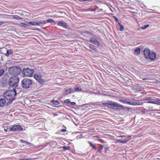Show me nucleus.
Returning <instances> with one entry per match:
<instances>
[{
  "mask_svg": "<svg viewBox=\"0 0 160 160\" xmlns=\"http://www.w3.org/2000/svg\"><path fill=\"white\" fill-rule=\"evenodd\" d=\"M16 90L8 91L3 93V96L7 100H9L11 102L14 99L15 93H17Z\"/></svg>",
  "mask_w": 160,
  "mask_h": 160,
  "instance_id": "f257e3e1",
  "label": "nucleus"
},
{
  "mask_svg": "<svg viewBox=\"0 0 160 160\" xmlns=\"http://www.w3.org/2000/svg\"><path fill=\"white\" fill-rule=\"evenodd\" d=\"M144 53L145 58L147 59H150L151 60H153L156 57V53L154 52H151L150 49L148 48L144 50Z\"/></svg>",
  "mask_w": 160,
  "mask_h": 160,
  "instance_id": "f03ea898",
  "label": "nucleus"
},
{
  "mask_svg": "<svg viewBox=\"0 0 160 160\" xmlns=\"http://www.w3.org/2000/svg\"><path fill=\"white\" fill-rule=\"evenodd\" d=\"M21 71V68L19 67H11L8 68L9 73L11 75L15 76L18 75Z\"/></svg>",
  "mask_w": 160,
  "mask_h": 160,
  "instance_id": "7ed1b4c3",
  "label": "nucleus"
},
{
  "mask_svg": "<svg viewBox=\"0 0 160 160\" xmlns=\"http://www.w3.org/2000/svg\"><path fill=\"white\" fill-rule=\"evenodd\" d=\"M32 85V80L28 78H24L21 82L22 87L25 89H28L30 88Z\"/></svg>",
  "mask_w": 160,
  "mask_h": 160,
  "instance_id": "20e7f679",
  "label": "nucleus"
},
{
  "mask_svg": "<svg viewBox=\"0 0 160 160\" xmlns=\"http://www.w3.org/2000/svg\"><path fill=\"white\" fill-rule=\"evenodd\" d=\"M19 78L17 77H12L10 78L8 81V83L10 86L16 87L18 86L19 82Z\"/></svg>",
  "mask_w": 160,
  "mask_h": 160,
  "instance_id": "39448f33",
  "label": "nucleus"
},
{
  "mask_svg": "<svg viewBox=\"0 0 160 160\" xmlns=\"http://www.w3.org/2000/svg\"><path fill=\"white\" fill-rule=\"evenodd\" d=\"M34 70L29 68H24L22 71V73L23 77H31L32 76Z\"/></svg>",
  "mask_w": 160,
  "mask_h": 160,
  "instance_id": "423d86ee",
  "label": "nucleus"
},
{
  "mask_svg": "<svg viewBox=\"0 0 160 160\" xmlns=\"http://www.w3.org/2000/svg\"><path fill=\"white\" fill-rule=\"evenodd\" d=\"M102 104L106 107H108L109 105L116 107H123L122 105L112 101H109L108 103H102Z\"/></svg>",
  "mask_w": 160,
  "mask_h": 160,
  "instance_id": "0eeeda50",
  "label": "nucleus"
},
{
  "mask_svg": "<svg viewBox=\"0 0 160 160\" xmlns=\"http://www.w3.org/2000/svg\"><path fill=\"white\" fill-rule=\"evenodd\" d=\"M34 78L39 83H43L45 82V79L43 78L41 74L39 73L35 74L34 76Z\"/></svg>",
  "mask_w": 160,
  "mask_h": 160,
  "instance_id": "6e6552de",
  "label": "nucleus"
},
{
  "mask_svg": "<svg viewBox=\"0 0 160 160\" xmlns=\"http://www.w3.org/2000/svg\"><path fill=\"white\" fill-rule=\"evenodd\" d=\"M12 132L20 131L22 130V128L20 125H13L9 128Z\"/></svg>",
  "mask_w": 160,
  "mask_h": 160,
  "instance_id": "1a4fd4ad",
  "label": "nucleus"
},
{
  "mask_svg": "<svg viewBox=\"0 0 160 160\" xmlns=\"http://www.w3.org/2000/svg\"><path fill=\"white\" fill-rule=\"evenodd\" d=\"M90 42L94 45H97L98 46H100V44L98 41L97 39L95 38L91 37L90 39Z\"/></svg>",
  "mask_w": 160,
  "mask_h": 160,
  "instance_id": "9d476101",
  "label": "nucleus"
},
{
  "mask_svg": "<svg viewBox=\"0 0 160 160\" xmlns=\"http://www.w3.org/2000/svg\"><path fill=\"white\" fill-rule=\"evenodd\" d=\"M58 25L59 26H61L65 28H67L68 26L67 23L62 21L59 22L58 23Z\"/></svg>",
  "mask_w": 160,
  "mask_h": 160,
  "instance_id": "9b49d317",
  "label": "nucleus"
},
{
  "mask_svg": "<svg viewBox=\"0 0 160 160\" xmlns=\"http://www.w3.org/2000/svg\"><path fill=\"white\" fill-rule=\"evenodd\" d=\"M42 22L40 21L38 22H28V23L33 25V26H40L42 24Z\"/></svg>",
  "mask_w": 160,
  "mask_h": 160,
  "instance_id": "f8f14e48",
  "label": "nucleus"
},
{
  "mask_svg": "<svg viewBox=\"0 0 160 160\" xmlns=\"http://www.w3.org/2000/svg\"><path fill=\"white\" fill-rule=\"evenodd\" d=\"M6 103V101L4 98H1L0 99V107H3Z\"/></svg>",
  "mask_w": 160,
  "mask_h": 160,
  "instance_id": "ddd939ff",
  "label": "nucleus"
},
{
  "mask_svg": "<svg viewBox=\"0 0 160 160\" xmlns=\"http://www.w3.org/2000/svg\"><path fill=\"white\" fill-rule=\"evenodd\" d=\"M13 53V51L12 50H8L5 54V56L7 57H8L10 55L12 54Z\"/></svg>",
  "mask_w": 160,
  "mask_h": 160,
  "instance_id": "4468645a",
  "label": "nucleus"
},
{
  "mask_svg": "<svg viewBox=\"0 0 160 160\" xmlns=\"http://www.w3.org/2000/svg\"><path fill=\"white\" fill-rule=\"evenodd\" d=\"M142 104H138L137 102H128V101H127V103H126V104H129V105H142V102H141Z\"/></svg>",
  "mask_w": 160,
  "mask_h": 160,
  "instance_id": "2eb2a0df",
  "label": "nucleus"
},
{
  "mask_svg": "<svg viewBox=\"0 0 160 160\" xmlns=\"http://www.w3.org/2000/svg\"><path fill=\"white\" fill-rule=\"evenodd\" d=\"M74 89L76 92H80L82 91V89L80 87L76 86L74 87Z\"/></svg>",
  "mask_w": 160,
  "mask_h": 160,
  "instance_id": "dca6fc26",
  "label": "nucleus"
},
{
  "mask_svg": "<svg viewBox=\"0 0 160 160\" xmlns=\"http://www.w3.org/2000/svg\"><path fill=\"white\" fill-rule=\"evenodd\" d=\"M89 47L92 50H94V51H95L96 52H97L98 51V49L96 48H94V46L93 45H92L91 44H89Z\"/></svg>",
  "mask_w": 160,
  "mask_h": 160,
  "instance_id": "f3484780",
  "label": "nucleus"
},
{
  "mask_svg": "<svg viewBox=\"0 0 160 160\" xmlns=\"http://www.w3.org/2000/svg\"><path fill=\"white\" fill-rule=\"evenodd\" d=\"M66 91L67 94L74 92V91L71 88H70L68 90H66Z\"/></svg>",
  "mask_w": 160,
  "mask_h": 160,
  "instance_id": "a211bd4d",
  "label": "nucleus"
},
{
  "mask_svg": "<svg viewBox=\"0 0 160 160\" xmlns=\"http://www.w3.org/2000/svg\"><path fill=\"white\" fill-rule=\"evenodd\" d=\"M52 102L55 105H58L59 104V102L57 100H52Z\"/></svg>",
  "mask_w": 160,
  "mask_h": 160,
  "instance_id": "6ab92c4d",
  "label": "nucleus"
},
{
  "mask_svg": "<svg viewBox=\"0 0 160 160\" xmlns=\"http://www.w3.org/2000/svg\"><path fill=\"white\" fill-rule=\"evenodd\" d=\"M103 146L101 145L100 147H99L98 149V152H100V153H101L102 152V150L103 148Z\"/></svg>",
  "mask_w": 160,
  "mask_h": 160,
  "instance_id": "aec40b11",
  "label": "nucleus"
},
{
  "mask_svg": "<svg viewBox=\"0 0 160 160\" xmlns=\"http://www.w3.org/2000/svg\"><path fill=\"white\" fill-rule=\"evenodd\" d=\"M61 148H63V149H62V150H63L64 151H65V150H70V146H68V147H65V146H64V147H61Z\"/></svg>",
  "mask_w": 160,
  "mask_h": 160,
  "instance_id": "412c9836",
  "label": "nucleus"
},
{
  "mask_svg": "<svg viewBox=\"0 0 160 160\" xmlns=\"http://www.w3.org/2000/svg\"><path fill=\"white\" fill-rule=\"evenodd\" d=\"M135 52L137 54H138L140 53V50L139 48H137L135 50Z\"/></svg>",
  "mask_w": 160,
  "mask_h": 160,
  "instance_id": "4be33fe9",
  "label": "nucleus"
},
{
  "mask_svg": "<svg viewBox=\"0 0 160 160\" xmlns=\"http://www.w3.org/2000/svg\"><path fill=\"white\" fill-rule=\"evenodd\" d=\"M149 26V25L148 24H147L144 25L143 27H142L141 28L142 30H144L146 29L147 28H148Z\"/></svg>",
  "mask_w": 160,
  "mask_h": 160,
  "instance_id": "5701e85b",
  "label": "nucleus"
},
{
  "mask_svg": "<svg viewBox=\"0 0 160 160\" xmlns=\"http://www.w3.org/2000/svg\"><path fill=\"white\" fill-rule=\"evenodd\" d=\"M88 143H89V144L91 146H92L93 148L96 149V148L95 147V146L93 145L92 144V143L90 141H88Z\"/></svg>",
  "mask_w": 160,
  "mask_h": 160,
  "instance_id": "b1692460",
  "label": "nucleus"
},
{
  "mask_svg": "<svg viewBox=\"0 0 160 160\" xmlns=\"http://www.w3.org/2000/svg\"><path fill=\"white\" fill-rule=\"evenodd\" d=\"M47 22L49 23H53L54 22V21L52 19H49L47 20Z\"/></svg>",
  "mask_w": 160,
  "mask_h": 160,
  "instance_id": "393cba45",
  "label": "nucleus"
},
{
  "mask_svg": "<svg viewBox=\"0 0 160 160\" xmlns=\"http://www.w3.org/2000/svg\"><path fill=\"white\" fill-rule=\"evenodd\" d=\"M119 101L121 102H122L123 103H126H126H127V101H126V100H124L123 99H120L119 100Z\"/></svg>",
  "mask_w": 160,
  "mask_h": 160,
  "instance_id": "a878e982",
  "label": "nucleus"
},
{
  "mask_svg": "<svg viewBox=\"0 0 160 160\" xmlns=\"http://www.w3.org/2000/svg\"><path fill=\"white\" fill-rule=\"evenodd\" d=\"M15 90H16L17 91V92H18L17 93H16L15 95H16L18 94H19L20 92V91L17 88H13V89L12 90V91H15Z\"/></svg>",
  "mask_w": 160,
  "mask_h": 160,
  "instance_id": "bb28decb",
  "label": "nucleus"
},
{
  "mask_svg": "<svg viewBox=\"0 0 160 160\" xmlns=\"http://www.w3.org/2000/svg\"><path fill=\"white\" fill-rule=\"evenodd\" d=\"M4 70L3 69L0 70V77L4 73Z\"/></svg>",
  "mask_w": 160,
  "mask_h": 160,
  "instance_id": "cd10ccee",
  "label": "nucleus"
},
{
  "mask_svg": "<svg viewBox=\"0 0 160 160\" xmlns=\"http://www.w3.org/2000/svg\"><path fill=\"white\" fill-rule=\"evenodd\" d=\"M155 102L156 103L155 104H156L157 105H160V100L157 99L155 101Z\"/></svg>",
  "mask_w": 160,
  "mask_h": 160,
  "instance_id": "c85d7f7f",
  "label": "nucleus"
},
{
  "mask_svg": "<svg viewBox=\"0 0 160 160\" xmlns=\"http://www.w3.org/2000/svg\"><path fill=\"white\" fill-rule=\"evenodd\" d=\"M120 31H122L124 27L123 25H120Z\"/></svg>",
  "mask_w": 160,
  "mask_h": 160,
  "instance_id": "c756f323",
  "label": "nucleus"
},
{
  "mask_svg": "<svg viewBox=\"0 0 160 160\" xmlns=\"http://www.w3.org/2000/svg\"><path fill=\"white\" fill-rule=\"evenodd\" d=\"M64 102L66 103H70V102L69 99H67Z\"/></svg>",
  "mask_w": 160,
  "mask_h": 160,
  "instance_id": "7c9ffc66",
  "label": "nucleus"
},
{
  "mask_svg": "<svg viewBox=\"0 0 160 160\" xmlns=\"http://www.w3.org/2000/svg\"><path fill=\"white\" fill-rule=\"evenodd\" d=\"M147 103H153L154 104H155V103H156L155 101H148L147 102Z\"/></svg>",
  "mask_w": 160,
  "mask_h": 160,
  "instance_id": "2f4dec72",
  "label": "nucleus"
},
{
  "mask_svg": "<svg viewBox=\"0 0 160 160\" xmlns=\"http://www.w3.org/2000/svg\"><path fill=\"white\" fill-rule=\"evenodd\" d=\"M105 152H107L108 151L109 149V147H105Z\"/></svg>",
  "mask_w": 160,
  "mask_h": 160,
  "instance_id": "473e14b6",
  "label": "nucleus"
},
{
  "mask_svg": "<svg viewBox=\"0 0 160 160\" xmlns=\"http://www.w3.org/2000/svg\"><path fill=\"white\" fill-rule=\"evenodd\" d=\"M129 139H126L124 140H122L123 142V143H125L128 142L129 141Z\"/></svg>",
  "mask_w": 160,
  "mask_h": 160,
  "instance_id": "72a5a7b5",
  "label": "nucleus"
},
{
  "mask_svg": "<svg viewBox=\"0 0 160 160\" xmlns=\"http://www.w3.org/2000/svg\"><path fill=\"white\" fill-rule=\"evenodd\" d=\"M116 142L123 143V142L122 140H117V141Z\"/></svg>",
  "mask_w": 160,
  "mask_h": 160,
  "instance_id": "f704fd0d",
  "label": "nucleus"
},
{
  "mask_svg": "<svg viewBox=\"0 0 160 160\" xmlns=\"http://www.w3.org/2000/svg\"><path fill=\"white\" fill-rule=\"evenodd\" d=\"M40 21L42 22V24H45L47 22H46V21H45V20H44L43 21Z\"/></svg>",
  "mask_w": 160,
  "mask_h": 160,
  "instance_id": "c9c22d12",
  "label": "nucleus"
},
{
  "mask_svg": "<svg viewBox=\"0 0 160 160\" xmlns=\"http://www.w3.org/2000/svg\"><path fill=\"white\" fill-rule=\"evenodd\" d=\"M14 18H15L16 19H21V18L20 17H19L18 16H16L15 17H14Z\"/></svg>",
  "mask_w": 160,
  "mask_h": 160,
  "instance_id": "e433bc0d",
  "label": "nucleus"
},
{
  "mask_svg": "<svg viewBox=\"0 0 160 160\" xmlns=\"http://www.w3.org/2000/svg\"><path fill=\"white\" fill-rule=\"evenodd\" d=\"M18 160H31V159L30 158H25L20 159Z\"/></svg>",
  "mask_w": 160,
  "mask_h": 160,
  "instance_id": "4c0bfd02",
  "label": "nucleus"
},
{
  "mask_svg": "<svg viewBox=\"0 0 160 160\" xmlns=\"http://www.w3.org/2000/svg\"><path fill=\"white\" fill-rule=\"evenodd\" d=\"M70 103H71V104L72 106H74L76 104V103L74 102H70Z\"/></svg>",
  "mask_w": 160,
  "mask_h": 160,
  "instance_id": "58836bf2",
  "label": "nucleus"
},
{
  "mask_svg": "<svg viewBox=\"0 0 160 160\" xmlns=\"http://www.w3.org/2000/svg\"><path fill=\"white\" fill-rule=\"evenodd\" d=\"M66 129H62L61 130V132H66Z\"/></svg>",
  "mask_w": 160,
  "mask_h": 160,
  "instance_id": "ea45409f",
  "label": "nucleus"
},
{
  "mask_svg": "<svg viewBox=\"0 0 160 160\" xmlns=\"http://www.w3.org/2000/svg\"><path fill=\"white\" fill-rule=\"evenodd\" d=\"M26 141H24V140H20V142H22V143L24 142V143H26Z\"/></svg>",
  "mask_w": 160,
  "mask_h": 160,
  "instance_id": "a19ab883",
  "label": "nucleus"
},
{
  "mask_svg": "<svg viewBox=\"0 0 160 160\" xmlns=\"http://www.w3.org/2000/svg\"><path fill=\"white\" fill-rule=\"evenodd\" d=\"M25 143H26L27 145H32V144L31 143L28 142L27 141H26Z\"/></svg>",
  "mask_w": 160,
  "mask_h": 160,
  "instance_id": "79ce46f5",
  "label": "nucleus"
},
{
  "mask_svg": "<svg viewBox=\"0 0 160 160\" xmlns=\"http://www.w3.org/2000/svg\"><path fill=\"white\" fill-rule=\"evenodd\" d=\"M95 10H94V9H91L90 8L88 9V11H95Z\"/></svg>",
  "mask_w": 160,
  "mask_h": 160,
  "instance_id": "37998d69",
  "label": "nucleus"
},
{
  "mask_svg": "<svg viewBox=\"0 0 160 160\" xmlns=\"http://www.w3.org/2000/svg\"><path fill=\"white\" fill-rule=\"evenodd\" d=\"M3 22L2 21H0V26L2 25L3 24Z\"/></svg>",
  "mask_w": 160,
  "mask_h": 160,
  "instance_id": "c03bdc74",
  "label": "nucleus"
},
{
  "mask_svg": "<svg viewBox=\"0 0 160 160\" xmlns=\"http://www.w3.org/2000/svg\"><path fill=\"white\" fill-rule=\"evenodd\" d=\"M22 24H23L24 25V27H26L27 26H28L27 24H24V23H22Z\"/></svg>",
  "mask_w": 160,
  "mask_h": 160,
  "instance_id": "a18cd8bd",
  "label": "nucleus"
},
{
  "mask_svg": "<svg viewBox=\"0 0 160 160\" xmlns=\"http://www.w3.org/2000/svg\"><path fill=\"white\" fill-rule=\"evenodd\" d=\"M2 80H3V79H5V81H6V79H5L4 78V77H2Z\"/></svg>",
  "mask_w": 160,
  "mask_h": 160,
  "instance_id": "49530a36",
  "label": "nucleus"
},
{
  "mask_svg": "<svg viewBox=\"0 0 160 160\" xmlns=\"http://www.w3.org/2000/svg\"><path fill=\"white\" fill-rule=\"evenodd\" d=\"M4 131L6 132H7L8 130L7 129H4Z\"/></svg>",
  "mask_w": 160,
  "mask_h": 160,
  "instance_id": "de8ad7c7",
  "label": "nucleus"
},
{
  "mask_svg": "<svg viewBox=\"0 0 160 160\" xmlns=\"http://www.w3.org/2000/svg\"><path fill=\"white\" fill-rule=\"evenodd\" d=\"M20 15L21 16H22V15H23V13H22V12H21L20 14Z\"/></svg>",
  "mask_w": 160,
  "mask_h": 160,
  "instance_id": "09e8293b",
  "label": "nucleus"
},
{
  "mask_svg": "<svg viewBox=\"0 0 160 160\" xmlns=\"http://www.w3.org/2000/svg\"><path fill=\"white\" fill-rule=\"evenodd\" d=\"M151 98H148V100H150V99H151Z\"/></svg>",
  "mask_w": 160,
  "mask_h": 160,
  "instance_id": "8fccbe9b",
  "label": "nucleus"
},
{
  "mask_svg": "<svg viewBox=\"0 0 160 160\" xmlns=\"http://www.w3.org/2000/svg\"><path fill=\"white\" fill-rule=\"evenodd\" d=\"M120 137H122V138H123V137H126L125 136H120Z\"/></svg>",
  "mask_w": 160,
  "mask_h": 160,
  "instance_id": "3c124183",
  "label": "nucleus"
},
{
  "mask_svg": "<svg viewBox=\"0 0 160 160\" xmlns=\"http://www.w3.org/2000/svg\"><path fill=\"white\" fill-rule=\"evenodd\" d=\"M36 30H38V31H39L40 29L39 28H37Z\"/></svg>",
  "mask_w": 160,
  "mask_h": 160,
  "instance_id": "603ef678",
  "label": "nucleus"
},
{
  "mask_svg": "<svg viewBox=\"0 0 160 160\" xmlns=\"http://www.w3.org/2000/svg\"><path fill=\"white\" fill-rule=\"evenodd\" d=\"M146 79H146V78H144L143 79V80H146Z\"/></svg>",
  "mask_w": 160,
  "mask_h": 160,
  "instance_id": "864d4df0",
  "label": "nucleus"
},
{
  "mask_svg": "<svg viewBox=\"0 0 160 160\" xmlns=\"http://www.w3.org/2000/svg\"><path fill=\"white\" fill-rule=\"evenodd\" d=\"M131 137L130 136H128V138H130V137Z\"/></svg>",
  "mask_w": 160,
  "mask_h": 160,
  "instance_id": "5fc2aeb1",
  "label": "nucleus"
},
{
  "mask_svg": "<svg viewBox=\"0 0 160 160\" xmlns=\"http://www.w3.org/2000/svg\"><path fill=\"white\" fill-rule=\"evenodd\" d=\"M143 112H144V113L145 112L144 111H143Z\"/></svg>",
  "mask_w": 160,
  "mask_h": 160,
  "instance_id": "6e6d98bb",
  "label": "nucleus"
},
{
  "mask_svg": "<svg viewBox=\"0 0 160 160\" xmlns=\"http://www.w3.org/2000/svg\"><path fill=\"white\" fill-rule=\"evenodd\" d=\"M159 83H160V82H159Z\"/></svg>",
  "mask_w": 160,
  "mask_h": 160,
  "instance_id": "4d7b16f0",
  "label": "nucleus"
}]
</instances>
